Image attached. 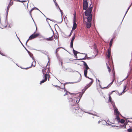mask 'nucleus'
Wrapping results in <instances>:
<instances>
[{"instance_id":"nucleus-1","label":"nucleus","mask_w":132,"mask_h":132,"mask_svg":"<svg viewBox=\"0 0 132 132\" xmlns=\"http://www.w3.org/2000/svg\"><path fill=\"white\" fill-rule=\"evenodd\" d=\"M67 95H68L69 96L68 98L69 100V102L70 103V108L72 111L73 113L77 116L82 117L84 113L83 110L79 107H77L76 106L78 105V103L81 97L77 102V98L76 97L74 98L73 97L76 95V94L70 93V92L66 91L64 96Z\"/></svg>"},{"instance_id":"nucleus-2","label":"nucleus","mask_w":132,"mask_h":132,"mask_svg":"<svg viewBox=\"0 0 132 132\" xmlns=\"http://www.w3.org/2000/svg\"><path fill=\"white\" fill-rule=\"evenodd\" d=\"M91 4H90L89 7L84 12L85 15L87 16V21L88 22H91L92 17V14L91 12L93 10V7H90Z\"/></svg>"},{"instance_id":"nucleus-3","label":"nucleus","mask_w":132,"mask_h":132,"mask_svg":"<svg viewBox=\"0 0 132 132\" xmlns=\"http://www.w3.org/2000/svg\"><path fill=\"white\" fill-rule=\"evenodd\" d=\"M87 70H84V76L88 78L89 79H90L92 80V81H91L82 90V91L83 92H82V94L84 93L85 91L90 86L92 85L93 83V80L92 79L89 78L87 76Z\"/></svg>"},{"instance_id":"nucleus-4","label":"nucleus","mask_w":132,"mask_h":132,"mask_svg":"<svg viewBox=\"0 0 132 132\" xmlns=\"http://www.w3.org/2000/svg\"><path fill=\"white\" fill-rule=\"evenodd\" d=\"M83 10H87L88 6V3L87 1H83Z\"/></svg>"},{"instance_id":"nucleus-5","label":"nucleus","mask_w":132,"mask_h":132,"mask_svg":"<svg viewBox=\"0 0 132 132\" xmlns=\"http://www.w3.org/2000/svg\"><path fill=\"white\" fill-rule=\"evenodd\" d=\"M113 105L112 106L114 109V112L115 114L116 115H121L119 112L118 111V109L116 107L115 105L113 103Z\"/></svg>"},{"instance_id":"nucleus-6","label":"nucleus","mask_w":132,"mask_h":132,"mask_svg":"<svg viewBox=\"0 0 132 132\" xmlns=\"http://www.w3.org/2000/svg\"><path fill=\"white\" fill-rule=\"evenodd\" d=\"M1 24L2 26V28L3 29L7 27V19H6L4 22L1 23Z\"/></svg>"},{"instance_id":"nucleus-7","label":"nucleus","mask_w":132,"mask_h":132,"mask_svg":"<svg viewBox=\"0 0 132 132\" xmlns=\"http://www.w3.org/2000/svg\"><path fill=\"white\" fill-rule=\"evenodd\" d=\"M12 0H10V2L7 8L6 11V13L7 14H7H8L9 9L10 7L13 4V3H12L11 2V1Z\"/></svg>"},{"instance_id":"nucleus-8","label":"nucleus","mask_w":132,"mask_h":132,"mask_svg":"<svg viewBox=\"0 0 132 132\" xmlns=\"http://www.w3.org/2000/svg\"><path fill=\"white\" fill-rule=\"evenodd\" d=\"M111 48H109L108 50V53L107 54V55L108 56V57L109 59H110V55L111 54Z\"/></svg>"},{"instance_id":"nucleus-9","label":"nucleus","mask_w":132,"mask_h":132,"mask_svg":"<svg viewBox=\"0 0 132 132\" xmlns=\"http://www.w3.org/2000/svg\"><path fill=\"white\" fill-rule=\"evenodd\" d=\"M80 78L79 79V80L78 81H77V82H71V83H70V82H66L65 83V84H63V88H61L62 89H63V88H64V86H65V84H67L68 83H76V82H78L79 81H80L81 80V74H80Z\"/></svg>"},{"instance_id":"nucleus-10","label":"nucleus","mask_w":132,"mask_h":132,"mask_svg":"<svg viewBox=\"0 0 132 132\" xmlns=\"http://www.w3.org/2000/svg\"><path fill=\"white\" fill-rule=\"evenodd\" d=\"M44 79L42 80V81H40V84H42L43 83L46 81L47 79V77H46V75H44Z\"/></svg>"},{"instance_id":"nucleus-11","label":"nucleus","mask_w":132,"mask_h":132,"mask_svg":"<svg viewBox=\"0 0 132 132\" xmlns=\"http://www.w3.org/2000/svg\"><path fill=\"white\" fill-rule=\"evenodd\" d=\"M123 88H124L123 91L121 93H119V95H120L123 94L124 93L127 91V90H125L126 88H127V86L126 85L124 86H123Z\"/></svg>"},{"instance_id":"nucleus-12","label":"nucleus","mask_w":132,"mask_h":132,"mask_svg":"<svg viewBox=\"0 0 132 132\" xmlns=\"http://www.w3.org/2000/svg\"><path fill=\"white\" fill-rule=\"evenodd\" d=\"M90 22H88L87 21L86 22V26L87 28H89L91 26Z\"/></svg>"},{"instance_id":"nucleus-13","label":"nucleus","mask_w":132,"mask_h":132,"mask_svg":"<svg viewBox=\"0 0 132 132\" xmlns=\"http://www.w3.org/2000/svg\"><path fill=\"white\" fill-rule=\"evenodd\" d=\"M38 50L40 51L42 53L44 54L45 55H47V57H48V59L49 60V61H48V62H49V57L48 56V55H47V53H46V51L44 50Z\"/></svg>"},{"instance_id":"nucleus-14","label":"nucleus","mask_w":132,"mask_h":132,"mask_svg":"<svg viewBox=\"0 0 132 132\" xmlns=\"http://www.w3.org/2000/svg\"><path fill=\"white\" fill-rule=\"evenodd\" d=\"M109 102H110L111 104H112V105H113V103L114 104H115L114 103V102L112 101V98L111 96H110V95H109Z\"/></svg>"},{"instance_id":"nucleus-15","label":"nucleus","mask_w":132,"mask_h":132,"mask_svg":"<svg viewBox=\"0 0 132 132\" xmlns=\"http://www.w3.org/2000/svg\"><path fill=\"white\" fill-rule=\"evenodd\" d=\"M82 62H83V65H84V67H83V69L85 68H88L89 67L88 65L87 64V63L84 61H81Z\"/></svg>"},{"instance_id":"nucleus-16","label":"nucleus","mask_w":132,"mask_h":132,"mask_svg":"<svg viewBox=\"0 0 132 132\" xmlns=\"http://www.w3.org/2000/svg\"><path fill=\"white\" fill-rule=\"evenodd\" d=\"M114 81V80H113L106 87H103V88L104 89L105 88V89H107L109 87H110L111 85L112 84L113 82Z\"/></svg>"},{"instance_id":"nucleus-17","label":"nucleus","mask_w":132,"mask_h":132,"mask_svg":"<svg viewBox=\"0 0 132 132\" xmlns=\"http://www.w3.org/2000/svg\"><path fill=\"white\" fill-rule=\"evenodd\" d=\"M36 31L33 34H34V38L38 37L39 35V34L38 33H37L36 34H35L36 32V31L37 30V27L36 26Z\"/></svg>"},{"instance_id":"nucleus-18","label":"nucleus","mask_w":132,"mask_h":132,"mask_svg":"<svg viewBox=\"0 0 132 132\" xmlns=\"http://www.w3.org/2000/svg\"><path fill=\"white\" fill-rule=\"evenodd\" d=\"M46 71H47L46 73L44 75H46V77H47V75H49V73L50 72V71L49 69L47 68H46Z\"/></svg>"},{"instance_id":"nucleus-19","label":"nucleus","mask_w":132,"mask_h":132,"mask_svg":"<svg viewBox=\"0 0 132 132\" xmlns=\"http://www.w3.org/2000/svg\"><path fill=\"white\" fill-rule=\"evenodd\" d=\"M53 35L51 37L48 38H44V39L48 41H52L53 40Z\"/></svg>"},{"instance_id":"nucleus-20","label":"nucleus","mask_w":132,"mask_h":132,"mask_svg":"<svg viewBox=\"0 0 132 132\" xmlns=\"http://www.w3.org/2000/svg\"><path fill=\"white\" fill-rule=\"evenodd\" d=\"M28 54H29L30 57L32 58V60H33V62H34V60L35 62V63L36 62L35 61V60L34 58L33 57V55L30 52V53Z\"/></svg>"},{"instance_id":"nucleus-21","label":"nucleus","mask_w":132,"mask_h":132,"mask_svg":"<svg viewBox=\"0 0 132 132\" xmlns=\"http://www.w3.org/2000/svg\"><path fill=\"white\" fill-rule=\"evenodd\" d=\"M77 25L76 23H73V25L72 28V30H75L77 27Z\"/></svg>"},{"instance_id":"nucleus-22","label":"nucleus","mask_w":132,"mask_h":132,"mask_svg":"<svg viewBox=\"0 0 132 132\" xmlns=\"http://www.w3.org/2000/svg\"><path fill=\"white\" fill-rule=\"evenodd\" d=\"M106 125L107 126H111L112 125L111 124V123H112L111 122H110V121L108 120L106 122Z\"/></svg>"},{"instance_id":"nucleus-23","label":"nucleus","mask_w":132,"mask_h":132,"mask_svg":"<svg viewBox=\"0 0 132 132\" xmlns=\"http://www.w3.org/2000/svg\"><path fill=\"white\" fill-rule=\"evenodd\" d=\"M131 4H130V5L128 7V9H127L126 12L125 13V15H124V17H123V19H122V21L121 22V23H122V21H123V19H124V18L125 15H126V14H127L128 11V10H129V9H130V7H131Z\"/></svg>"},{"instance_id":"nucleus-24","label":"nucleus","mask_w":132,"mask_h":132,"mask_svg":"<svg viewBox=\"0 0 132 132\" xmlns=\"http://www.w3.org/2000/svg\"><path fill=\"white\" fill-rule=\"evenodd\" d=\"M101 123L103 125H106V121L104 120H101Z\"/></svg>"},{"instance_id":"nucleus-25","label":"nucleus","mask_w":132,"mask_h":132,"mask_svg":"<svg viewBox=\"0 0 132 132\" xmlns=\"http://www.w3.org/2000/svg\"><path fill=\"white\" fill-rule=\"evenodd\" d=\"M113 41V39H111L110 41V44H109V48H111V46L112 44Z\"/></svg>"},{"instance_id":"nucleus-26","label":"nucleus","mask_w":132,"mask_h":132,"mask_svg":"<svg viewBox=\"0 0 132 132\" xmlns=\"http://www.w3.org/2000/svg\"><path fill=\"white\" fill-rule=\"evenodd\" d=\"M85 113H88L89 114L92 115H93L95 116H97L96 115V114L95 113H92L89 112H84Z\"/></svg>"},{"instance_id":"nucleus-27","label":"nucleus","mask_w":132,"mask_h":132,"mask_svg":"<svg viewBox=\"0 0 132 132\" xmlns=\"http://www.w3.org/2000/svg\"><path fill=\"white\" fill-rule=\"evenodd\" d=\"M33 62H32V64H31V66H30V67H29L28 68L27 67V68H24V69H28V68H31L32 66L33 67H35V65H34L33 64Z\"/></svg>"},{"instance_id":"nucleus-28","label":"nucleus","mask_w":132,"mask_h":132,"mask_svg":"<svg viewBox=\"0 0 132 132\" xmlns=\"http://www.w3.org/2000/svg\"><path fill=\"white\" fill-rule=\"evenodd\" d=\"M116 117L115 119H116L119 122V121L120 120V119L119 116V115H116Z\"/></svg>"},{"instance_id":"nucleus-29","label":"nucleus","mask_w":132,"mask_h":132,"mask_svg":"<svg viewBox=\"0 0 132 132\" xmlns=\"http://www.w3.org/2000/svg\"><path fill=\"white\" fill-rule=\"evenodd\" d=\"M46 68H45L44 69H43L42 70V72L44 75L46 74Z\"/></svg>"},{"instance_id":"nucleus-30","label":"nucleus","mask_w":132,"mask_h":132,"mask_svg":"<svg viewBox=\"0 0 132 132\" xmlns=\"http://www.w3.org/2000/svg\"><path fill=\"white\" fill-rule=\"evenodd\" d=\"M95 78H96V81H97V80L99 82L98 84H99V85L100 87L102 89H103V88L102 87L101 85L100 84V81L98 79L97 80V78L96 77H95Z\"/></svg>"},{"instance_id":"nucleus-31","label":"nucleus","mask_w":132,"mask_h":132,"mask_svg":"<svg viewBox=\"0 0 132 132\" xmlns=\"http://www.w3.org/2000/svg\"><path fill=\"white\" fill-rule=\"evenodd\" d=\"M73 54H74V55H75V56H76L77 55V51L75 50L73 48Z\"/></svg>"},{"instance_id":"nucleus-32","label":"nucleus","mask_w":132,"mask_h":132,"mask_svg":"<svg viewBox=\"0 0 132 132\" xmlns=\"http://www.w3.org/2000/svg\"><path fill=\"white\" fill-rule=\"evenodd\" d=\"M58 9H59V10H60V11L61 12V16H62V20H61V22H60V23H61L62 22V14L63 13L62 12V10L60 9V8L59 7V8H58Z\"/></svg>"},{"instance_id":"nucleus-33","label":"nucleus","mask_w":132,"mask_h":132,"mask_svg":"<svg viewBox=\"0 0 132 132\" xmlns=\"http://www.w3.org/2000/svg\"><path fill=\"white\" fill-rule=\"evenodd\" d=\"M29 38L30 39H32L34 38V34H32V35H30Z\"/></svg>"},{"instance_id":"nucleus-34","label":"nucleus","mask_w":132,"mask_h":132,"mask_svg":"<svg viewBox=\"0 0 132 132\" xmlns=\"http://www.w3.org/2000/svg\"><path fill=\"white\" fill-rule=\"evenodd\" d=\"M36 8V7H34L32 8L31 10H30V11H29V13L30 15L31 16V17H32V16H31V12L34 9H35Z\"/></svg>"},{"instance_id":"nucleus-35","label":"nucleus","mask_w":132,"mask_h":132,"mask_svg":"<svg viewBox=\"0 0 132 132\" xmlns=\"http://www.w3.org/2000/svg\"><path fill=\"white\" fill-rule=\"evenodd\" d=\"M76 15H74L73 19V23H76Z\"/></svg>"},{"instance_id":"nucleus-36","label":"nucleus","mask_w":132,"mask_h":132,"mask_svg":"<svg viewBox=\"0 0 132 132\" xmlns=\"http://www.w3.org/2000/svg\"><path fill=\"white\" fill-rule=\"evenodd\" d=\"M116 32H114L113 34V36L112 38V39H113H113H114L116 37Z\"/></svg>"},{"instance_id":"nucleus-37","label":"nucleus","mask_w":132,"mask_h":132,"mask_svg":"<svg viewBox=\"0 0 132 132\" xmlns=\"http://www.w3.org/2000/svg\"><path fill=\"white\" fill-rule=\"evenodd\" d=\"M73 41H71V42H70V47L71 48H73Z\"/></svg>"},{"instance_id":"nucleus-38","label":"nucleus","mask_w":132,"mask_h":132,"mask_svg":"<svg viewBox=\"0 0 132 132\" xmlns=\"http://www.w3.org/2000/svg\"><path fill=\"white\" fill-rule=\"evenodd\" d=\"M61 47H58V48H57L56 50V51H55V54H56V56H57V52L59 51V50H58V49L59 48H60Z\"/></svg>"},{"instance_id":"nucleus-39","label":"nucleus","mask_w":132,"mask_h":132,"mask_svg":"<svg viewBox=\"0 0 132 132\" xmlns=\"http://www.w3.org/2000/svg\"><path fill=\"white\" fill-rule=\"evenodd\" d=\"M22 45L23 47L25 48L26 50L27 51L28 53L29 54L30 53V52L28 51V50L26 49V48L25 47L22 43Z\"/></svg>"},{"instance_id":"nucleus-40","label":"nucleus","mask_w":132,"mask_h":132,"mask_svg":"<svg viewBox=\"0 0 132 132\" xmlns=\"http://www.w3.org/2000/svg\"><path fill=\"white\" fill-rule=\"evenodd\" d=\"M75 34H74V35L72 37V39L71 41H73L75 39Z\"/></svg>"},{"instance_id":"nucleus-41","label":"nucleus","mask_w":132,"mask_h":132,"mask_svg":"<svg viewBox=\"0 0 132 132\" xmlns=\"http://www.w3.org/2000/svg\"><path fill=\"white\" fill-rule=\"evenodd\" d=\"M126 125H125V123L123 125L120 126V127H123L124 128H126Z\"/></svg>"},{"instance_id":"nucleus-42","label":"nucleus","mask_w":132,"mask_h":132,"mask_svg":"<svg viewBox=\"0 0 132 132\" xmlns=\"http://www.w3.org/2000/svg\"><path fill=\"white\" fill-rule=\"evenodd\" d=\"M120 122L122 123H123L125 122V121L123 119H121L120 121Z\"/></svg>"},{"instance_id":"nucleus-43","label":"nucleus","mask_w":132,"mask_h":132,"mask_svg":"<svg viewBox=\"0 0 132 132\" xmlns=\"http://www.w3.org/2000/svg\"><path fill=\"white\" fill-rule=\"evenodd\" d=\"M55 6H56L57 9H58V8H59V6L58 4H57V2L55 3Z\"/></svg>"},{"instance_id":"nucleus-44","label":"nucleus","mask_w":132,"mask_h":132,"mask_svg":"<svg viewBox=\"0 0 132 132\" xmlns=\"http://www.w3.org/2000/svg\"><path fill=\"white\" fill-rule=\"evenodd\" d=\"M127 131L128 132H132V129L129 128L127 130Z\"/></svg>"},{"instance_id":"nucleus-45","label":"nucleus","mask_w":132,"mask_h":132,"mask_svg":"<svg viewBox=\"0 0 132 132\" xmlns=\"http://www.w3.org/2000/svg\"><path fill=\"white\" fill-rule=\"evenodd\" d=\"M86 59V58L84 57L83 58L81 59H76L77 60H85Z\"/></svg>"},{"instance_id":"nucleus-46","label":"nucleus","mask_w":132,"mask_h":132,"mask_svg":"<svg viewBox=\"0 0 132 132\" xmlns=\"http://www.w3.org/2000/svg\"><path fill=\"white\" fill-rule=\"evenodd\" d=\"M36 9V10H38L41 13H42V14L45 17H46V16L40 11L38 8H37L36 7V9Z\"/></svg>"},{"instance_id":"nucleus-47","label":"nucleus","mask_w":132,"mask_h":132,"mask_svg":"<svg viewBox=\"0 0 132 132\" xmlns=\"http://www.w3.org/2000/svg\"><path fill=\"white\" fill-rule=\"evenodd\" d=\"M107 68H108V69L109 72H110L111 71V69H110V67L109 66H108Z\"/></svg>"},{"instance_id":"nucleus-48","label":"nucleus","mask_w":132,"mask_h":132,"mask_svg":"<svg viewBox=\"0 0 132 132\" xmlns=\"http://www.w3.org/2000/svg\"><path fill=\"white\" fill-rule=\"evenodd\" d=\"M18 1H19V2H24L26 1V0L22 1H20V0H18Z\"/></svg>"},{"instance_id":"nucleus-49","label":"nucleus","mask_w":132,"mask_h":132,"mask_svg":"<svg viewBox=\"0 0 132 132\" xmlns=\"http://www.w3.org/2000/svg\"><path fill=\"white\" fill-rule=\"evenodd\" d=\"M50 20L53 22H55V23H56V21L55 20H53V19H50Z\"/></svg>"},{"instance_id":"nucleus-50","label":"nucleus","mask_w":132,"mask_h":132,"mask_svg":"<svg viewBox=\"0 0 132 132\" xmlns=\"http://www.w3.org/2000/svg\"><path fill=\"white\" fill-rule=\"evenodd\" d=\"M88 69H89V70H90V69L89 68V67H88V68H84V70H87Z\"/></svg>"},{"instance_id":"nucleus-51","label":"nucleus","mask_w":132,"mask_h":132,"mask_svg":"<svg viewBox=\"0 0 132 132\" xmlns=\"http://www.w3.org/2000/svg\"><path fill=\"white\" fill-rule=\"evenodd\" d=\"M47 19H48V20H50V19H49V18H46V21H47V23H48V24L50 26V24H49V22H48V21H47Z\"/></svg>"},{"instance_id":"nucleus-52","label":"nucleus","mask_w":132,"mask_h":132,"mask_svg":"<svg viewBox=\"0 0 132 132\" xmlns=\"http://www.w3.org/2000/svg\"><path fill=\"white\" fill-rule=\"evenodd\" d=\"M0 54H1L2 56H5V55L4 54L2 53L1 51H0Z\"/></svg>"},{"instance_id":"nucleus-53","label":"nucleus","mask_w":132,"mask_h":132,"mask_svg":"<svg viewBox=\"0 0 132 132\" xmlns=\"http://www.w3.org/2000/svg\"><path fill=\"white\" fill-rule=\"evenodd\" d=\"M81 54H85V57H86V56H87V54H85V53H81Z\"/></svg>"},{"instance_id":"nucleus-54","label":"nucleus","mask_w":132,"mask_h":132,"mask_svg":"<svg viewBox=\"0 0 132 132\" xmlns=\"http://www.w3.org/2000/svg\"><path fill=\"white\" fill-rule=\"evenodd\" d=\"M128 77V76H127V77L125 79H124L122 80V82L123 81H124V80H125Z\"/></svg>"},{"instance_id":"nucleus-55","label":"nucleus","mask_w":132,"mask_h":132,"mask_svg":"<svg viewBox=\"0 0 132 132\" xmlns=\"http://www.w3.org/2000/svg\"><path fill=\"white\" fill-rule=\"evenodd\" d=\"M30 39H29H29L27 40V41H26V45H27V43L28 42V41H29V40Z\"/></svg>"},{"instance_id":"nucleus-56","label":"nucleus","mask_w":132,"mask_h":132,"mask_svg":"<svg viewBox=\"0 0 132 132\" xmlns=\"http://www.w3.org/2000/svg\"><path fill=\"white\" fill-rule=\"evenodd\" d=\"M122 81L119 82V86L120 85L122 84Z\"/></svg>"},{"instance_id":"nucleus-57","label":"nucleus","mask_w":132,"mask_h":132,"mask_svg":"<svg viewBox=\"0 0 132 132\" xmlns=\"http://www.w3.org/2000/svg\"><path fill=\"white\" fill-rule=\"evenodd\" d=\"M72 29L71 31L70 32V35H69V36H71V34H72Z\"/></svg>"},{"instance_id":"nucleus-58","label":"nucleus","mask_w":132,"mask_h":132,"mask_svg":"<svg viewBox=\"0 0 132 132\" xmlns=\"http://www.w3.org/2000/svg\"><path fill=\"white\" fill-rule=\"evenodd\" d=\"M101 122H102V121H101H101H99L98 122V124L99 123H101Z\"/></svg>"},{"instance_id":"nucleus-59","label":"nucleus","mask_w":132,"mask_h":132,"mask_svg":"<svg viewBox=\"0 0 132 132\" xmlns=\"http://www.w3.org/2000/svg\"><path fill=\"white\" fill-rule=\"evenodd\" d=\"M47 78H49V79L50 78V76L49 75H47Z\"/></svg>"},{"instance_id":"nucleus-60","label":"nucleus","mask_w":132,"mask_h":132,"mask_svg":"<svg viewBox=\"0 0 132 132\" xmlns=\"http://www.w3.org/2000/svg\"><path fill=\"white\" fill-rule=\"evenodd\" d=\"M53 86H54L55 87H59L57 85H53Z\"/></svg>"},{"instance_id":"nucleus-61","label":"nucleus","mask_w":132,"mask_h":132,"mask_svg":"<svg viewBox=\"0 0 132 132\" xmlns=\"http://www.w3.org/2000/svg\"><path fill=\"white\" fill-rule=\"evenodd\" d=\"M111 126H112L111 127H117L118 126H116L115 125H112Z\"/></svg>"},{"instance_id":"nucleus-62","label":"nucleus","mask_w":132,"mask_h":132,"mask_svg":"<svg viewBox=\"0 0 132 132\" xmlns=\"http://www.w3.org/2000/svg\"><path fill=\"white\" fill-rule=\"evenodd\" d=\"M53 0V2H54V3H55L56 2V0Z\"/></svg>"},{"instance_id":"nucleus-63","label":"nucleus","mask_w":132,"mask_h":132,"mask_svg":"<svg viewBox=\"0 0 132 132\" xmlns=\"http://www.w3.org/2000/svg\"><path fill=\"white\" fill-rule=\"evenodd\" d=\"M61 65L62 67V61H61Z\"/></svg>"},{"instance_id":"nucleus-64","label":"nucleus","mask_w":132,"mask_h":132,"mask_svg":"<svg viewBox=\"0 0 132 132\" xmlns=\"http://www.w3.org/2000/svg\"><path fill=\"white\" fill-rule=\"evenodd\" d=\"M57 57V59H58L59 57V56L58 55V54H57V56H56Z\"/></svg>"}]
</instances>
